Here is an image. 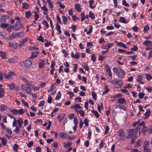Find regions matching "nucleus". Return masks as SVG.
Segmentation results:
<instances>
[{
	"instance_id": "obj_1",
	"label": "nucleus",
	"mask_w": 152,
	"mask_h": 152,
	"mask_svg": "<svg viewBox=\"0 0 152 152\" xmlns=\"http://www.w3.org/2000/svg\"><path fill=\"white\" fill-rule=\"evenodd\" d=\"M118 135L120 137L118 139V140L122 141L125 140V133L123 129H120L118 131Z\"/></svg>"
},
{
	"instance_id": "obj_2",
	"label": "nucleus",
	"mask_w": 152,
	"mask_h": 152,
	"mask_svg": "<svg viewBox=\"0 0 152 152\" xmlns=\"http://www.w3.org/2000/svg\"><path fill=\"white\" fill-rule=\"evenodd\" d=\"M128 132L129 135L131 136V137L136 136L137 133V129H132L129 130Z\"/></svg>"
},
{
	"instance_id": "obj_3",
	"label": "nucleus",
	"mask_w": 152,
	"mask_h": 152,
	"mask_svg": "<svg viewBox=\"0 0 152 152\" xmlns=\"http://www.w3.org/2000/svg\"><path fill=\"white\" fill-rule=\"evenodd\" d=\"M17 20L15 24V30L17 31L20 29L23 26L22 23L20 22L19 20Z\"/></svg>"
},
{
	"instance_id": "obj_4",
	"label": "nucleus",
	"mask_w": 152,
	"mask_h": 152,
	"mask_svg": "<svg viewBox=\"0 0 152 152\" xmlns=\"http://www.w3.org/2000/svg\"><path fill=\"white\" fill-rule=\"evenodd\" d=\"M21 88L23 90H25L27 93L30 94L31 92V90L29 87H26L24 85L21 86Z\"/></svg>"
},
{
	"instance_id": "obj_5",
	"label": "nucleus",
	"mask_w": 152,
	"mask_h": 152,
	"mask_svg": "<svg viewBox=\"0 0 152 152\" xmlns=\"http://www.w3.org/2000/svg\"><path fill=\"white\" fill-rule=\"evenodd\" d=\"M28 37H27L21 40L19 42V47H21L26 42L28 41Z\"/></svg>"
},
{
	"instance_id": "obj_6",
	"label": "nucleus",
	"mask_w": 152,
	"mask_h": 152,
	"mask_svg": "<svg viewBox=\"0 0 152 152\" xmlns=\"http://www.w3.org/2000/svg\"><path fill=\"white\" fill-rule=\"evenodd\" d=\"M23 63L26 66L29 67L31 66L32 62L30 60L27 59L25 61H23Z\"/></svg>"
},
{
	"instance_id": "obj_7",
	"label": "nucleus",
	"mask_w": 152,
	"mask_h": 152,
	"mask_svg": "<svg viewBox=\"0 0 152 152\" xmlns=\"http://www.w3.org/2000/svg\"><path fill=\"white\" fill-rule=\"evenodd\" d=\"M143 44L145 46L151 47L152 46V42L149 40H146L143 42Z\"/></svg>"
},
{
	"instance_id": "obj_8",
	"label": "nucleus",
	"mask_w": 152,
	"mask_h": 152,
	"mask_svg": "<svg viewBox=\"0 0 152 152\" xmlns=\"http://www.w3.org/2000/svg\"><path fill=\"white\" fill-rule=\"evenodd\" d=\"M111 82L113 84L117 85H119V86L122 85V81L121 80H112L111 81Z\"/></svg>"
},
{
	"instance_id": "obj_9",
	"label": "nucleus",
	"mask_w": 152,
	"mask_h": 152,
	"mask_svg": "<svg viewBox=\"0 0 152 152\" xmlns=\"http://www.w3.org/2000/svg\"><path fill=\"white\" fill-rule=\"evenodd\" d=\"M118 73L119 74V76L120 77H121L123 78L124 76V71L120 69V70L118 71Z\"/></svg>"
},
{
	"instance_id": "obj_10",
	"label": "nucleus",
	"mask_w": 152,
	"mask_h": 152,
	"mask_svg": "<svg viewBox=\"0 0 152 152\" xmlns=\"http://www.w3.org/2000/svg\"><path fill=\"white\" fill-rule=\"evenodd\" d=\"M45 61L42 60L39 61V68L43 69L45 66Z\"/></svg>"
},
{
	"instance_id": "obj_11",
	"label": "nucleus",
	"mask_w": 152,
	"mask_h": 152,
	"mask_svg": "<svg viewBox=\"0 0 152 152\" xmlns=\"http://www.w3.org/2000/svg\"><path fill=\"white\" fill-rule=\"evenodd\" d=\"M75 9L78 12H80L82 11L81 8L80 7V5L78 4H76L75 5Z\"/></svg>"
},
{
	"instance_id": "obj_12",
	"label": "nucleus",
	"mask_w": 152,
	"mask_h": 152,
	"mask_svg": "<svg viewBox=\"0 0 152 152\" xmlns=\"http://www.w3.org/2000/svg\"><path fill=\"white\" fill-rule=\"evenodd\" d=\"M65 115V114L64 113L59 114L58 115L57 117L58 118L59 122H61L64 119Z\"/></svg>"
},
{
	"instance_id": "obj_13",
	"label": "nucleus",
	"mask_w": 152,
	"mask_h": 152,
	"mask_svg": "<svg viewBox=\"0 0 152 152\" xmlns=\"http://www.w3.org/2000/svg\"><path fill=\"white\" fill-rule=\"evenodd\" d=\"M29 5L26 3H23L22 4V8L24 9H27L29 7Z\"/></svg>"
},
{
	"instance_id": "obj_14",
	"label": "nucleus",
	"mask_w": 152,
	"mask_h": 152,
	"mask_svg": "<svg viewBox=\"0 0 152 152\" xmlns=\"http://www.w3.org/2000/svg\"><path fill=\"white\" fill-rule=\"evenodd\" d=\"M9 46L14 49H15L17 46V44L16 43H13L12 42L9 43Z\"/></svg>"
},
{
	"instance_id": "obj_15",
	"label": "nucleus",
	"mask_w": 152,
	"mask_h": 152,
	"mask_svg": "<svg viewBox=\"0 0 152 152\" xmlns=\"http://www.w3.org/2000/svg\"><path fill=\"white\" fill-rule=\"evenodd\" d=\"M117 102L121 104H124L126 102V101L124 98H121L117 100Z\"/></svg>"
},
{
	"instance_id": "obj_16",
	"label": "nucleus",
	"mask_w": 152,
	"mask_h": 152,
	"mask_svg": "<svg viewBox=\"0 0 152 152\" xmlns=\"http://www.w3.org/2000/svg\"><path fill=\"white\" fill-rule=\"evenodd\" d=\"M149 129H148L147 127L144 126L142 129V131L143 134H145L147 132H149Z\"/></svg>"
},
{
	"instance_id": "obj_17",
	"label": "nucleus",
	"mask_w": 152,
	"mask_h": 152,
	"mask_svg": "<svg viewBox=\"0 0 152 152\" xmlns=\"http://www.w3.org/2000/svg\"><path fill=\"white\" fill-rule=\"evenodd\" d=\"M115 42L117 43V45L122 46L123 48H127V46H126L122 42H117L116 41H115Z\"/></svg>"
},
{
	"instance_id": "obj_18",
	"label": "nucleus",
	"mask_w": 152,
	"mask_h": 152,
	"mask_svg": "<svg viewBox=\"0 0 152 152\" xmlns=\"http://www.w3.org/2000/svg\"><path fill=\"white\" fill-rule=\"evenodd\" d=\"M39 53L37 52H32L31 53V56L29 58L31 59V58H36L38 54Z\"/></svg>"
},
{
	"instance_id": "obj_19",
	"label": "nucleus",
	"mask_w": 152,
	"mask_h": 152,
	"mask_svg": "<svg viewBox=\"0 0 152 152\" xmlns=\"http://www.w3.org/2000/svg\"><path fill=\"white\" fill-rule=\"evenodd\" d=\"M14 73L12 72H9L6 75V77L7 79H9V78L12 77Z\"/></svg>"
},
{
	"instance_id": "obj_20",
	"label": "nucleus",
	"mask_w": 152,
	"mask_h": 152,
	"mask_svg": "<svg viewBox=\"0 0 152 152\" xmlns=\"http://www.w3.org/2000/svg\"><path fill=\"white\" fill-rule=\"evenodd\" d=\"M15 37H16V33H12L9 36L8 39L9 40L12 39H14Z\"/></svg>"
},
{
	"instance_id": "obj_21",
	"label": "nucleus",
	"mask_w": 152,
	"mask_h": 152,
	"mask_svg": "<svg viewBox=\"0 0 152 152\" xmlns=\"http://www.w3.org/2000/svg\"><path fill=\"white\" fill-rule=\"evenodd\" d=\"M47 3L49 7L51 10H53V6L50 0H46Z\"/></svg>"
},
{
	"instance_id": "obj_22",
	"label": "nucleus",
	"mask_w": 152,
	"mask_h": 152,
	"mask_svg": "<svg viewBox=\"0 0 152 152\" xmlns=\"http://www.w3.org/2000/svg\"><path fill=\"white\" fill-rule=\"evenodd\" d=\"M4 88H0V98H2L4 96Z\"/></svg>"
},
{
	"instance_id": "obj_23",
	"label": "nucleus",
	"mask_w": 152,
	"mask_h": 152,
	"mask_svg": "<svg viewBox=\"0 0 152 152\" xmlns=\"http://www.w3.org/2000/svg\"><path fill=\"white\" fill-rule=\"evenodd\" d=\"M1 110L4 111L7 108V106L5 104H1L0 106Z\"/></svg>"
},
{
	"instance_id": "obj_24",
	"label": "nucleus",
	"mask_w": 152,
	"mask_h": 152,
	"mask_svg": "<svg viewBox=\"0 0 152 152\" xmlns=\"http://www.w3.org/2000/svg\"><path fill=\"white\" fill-rule=\"evenodd\" d=\"M25 16L27 18H29L31 15V13L30 11H26L25 12Z\"/></svg>"
},
{
	"instance_id": "obj_25",
	"label": "nucleus",
	"mask_w": 152,
	"mask_h": 152,
	"mask_svg": "<svg viewBox=\"0 0 152 152\" xmlns=\"http://www.w3.org/2000/svg\"><path fill=\"white\" fill-rule=\"evenodd\" d=\"M7 86L9 87L10 90L13 89L15 87L14 84L13 83H11L10 84H8Z\"/></svg>"
},
{
	"instance_id": "obj_26",
	"label": "nucleus",
	"mask_w": 152,
	"mask_h": 152,
	"mask_svg": "<svg viewBox=\"0 0 152 152\" xmlns=\"http://www.w3.org/2000/svg\"><path fill=\"white\" fill-rule=\"evenodd\" d=\"M24 34L23 32H19L16 33V37H22L23 36Z\"/></svg>"
},
{
	"instance_id": "obj_27",
	"label": "nucleus",
	"mask_w": 152,
	"mask_h": 152,
	"mask_svg": "<svg viewBox=\"0 0 152 152\" xmlns=\"http://www.w3.org/2000/svg\"><path fill=\"white\" fill-rule=\"evenodd\" d=\"M17 122L18 123L19 127H20L22 124H23V120L21 118H19L17 120Z\"/></svg>"
},
{
	"instance_id": "obj_28",
	"label": "nucleus",
	"mask_w": 152,
	"mask_h": 152,
	"mask_svg": "<svg viewBox=\"0 0 152 152\" xmlns=\"http://www.w3.org/2000/svg\"><path fill=\"white\" fill-rule=\"evenodd\" d=\"M104 88L105 89V91H103L102 92V94H104L108 92L109 91V89L108 88V87L107 85H106L105 86Z\"/></svg>"
},
{
	"instance_id": "obj_29",
	"label": "nucleus",
	"mask_w": 152,
	"mask_h": 152,
	"mask_svg": "<svg viewBox=\"0 0 152 152\" xmlns=\"http://www.w3.org/2000/svg\"><path fill=\"white\" fill-rule=\"evenodd\" d=\"M151 114V111L149 109L147 110L145 114V115L146 116V118H148Z\"/></svg>"
},
{
	"instance_id": "obj_30",
	"label": "nucleus",
	"mask_w": 152,
	"mask_h": 152,
	"mask_svg": "<svg viewBox=\"0 0 152 152\" xmlns=\"http://www.w3.org/2000/svg\"><path fill=\"white\" fill-rule=\"evenodd\" d=\"M9 26V24H8L3 23L1 24L0 26L2 28H5L8 27Z\"/></svg>"
},
{
	"instance_id": "obj_31",
	"label": "nucleus",
	"mask_w": 152,
	"mask_h": 152,
	"mask_svg": "<svg viewBox=\"0 0 152 152\" xmlns=\"http://www.w3.org/2000/svg\"><path fill=\"white\" fill-rule=\"evenodd\" d=\"M89 17L92 19H94L95 18L94 14L91 12L90 11L89 14Z\"/></svg>"
},
{
	"instance_id": "obj_32",
	"label": "nucleus",
	"mask_w": 152,
	"mask_h": 152,
	"mask_svg": "<svg viewBox=\"0 0 152 152\" xmlns=\"http://www.w3.org/2000/svg\"><path fill=\"white\" fill-rule=\"evenodd\" d=\"M82 66L87 71H88L89 70V67L85 63L83 64Z\"/></svg>"
},
{
	"instance_id": "obj_33",
	"label": "nucleus",
	"mask_w": 152,
	"mask_h": 152,
	"mask_svg": "<svg viewBox=\"0 0 152 152\" xmlns=\"http://www.w3.org/2000/svg\"><path fill=\"white\" fill-rule=\"evenodd\" d=\"M114 21L115 22V23H114L115 26L117 28H119L121 26L118 23H116L117 22V20H114Z\"/></svg>"
},
{
	"instance_id": "obj_34",
	"label": "nucleus",
	"mask_w": 152,
	"mask_h": 152,
	"mask_svg": "<svg viewBox=\"0 0 152 152\" xmlns=\"http://www.w3.org/2000/svg\"><path fill=\"white\" fill-rule=\"evenodd\" d=\"M10 112L14 115H17L18 114V110L16 109H14L11 110Z\"/></svg>"
},
{
	"instance_id": "obj_35",
	"label": "nucleus",
	"mask_w": 152,
	"mask_h": 152,
	"mask_svg": "<svg viewBox=\"0 0 152 152\" xmlns=\"http://www.w3.org/2000/svg\"><path fill=\"white\" fill-rule=\"evenodd\" d=\"M118 107L120 109H123L124 110L126 111V107L123 105H118Z\"/></svg>"
},
{
	"instance_id": "obj_36",
	"label": "nucleus",
	"mask_w": 152,
	"mask_h": 152,
	"mask_svg": "<svg viewBox=\"0 0 152 152\" xmlns=\"http://www.w3.org/2000/svg\"><path fill=\"white\" fill-rule=\"evenodd\" d=\"M0 56L2 58H5L6 56V53H3L1 51H0Z\"/></svg>"
},
{
	"instance_id": "obj_37",
	"label": "nucleus",
	"mask_w": 152,
	"mask_h": 152,
	"mask_svg": "<svg viewBox=\"0 0 152 152\" xmlns=\"http://www.w3.org/2000/svg\"><path fill=\"white\" fill-rule=\"evenodd\" d=\"M18 114H22L24 113V110L23 108H21L19 110H18Z\"/></svg>"
},
{
	"instance_id": "obj_38",
	"label": "nucleus",
	"mask_w": 152,
	"mask_h": 152,
	"mask_svg": "<svg viewBox=\"0 0 152 152\" xmlns=\"http://www.w3.org/2000/svg\"><path fill=\"white\" fill-rule=\"evenodd\" d=\"M122 96V95L121 94H116L115 95H114L113 96V98L114 99H116L118 98V97H121Z\"/></svg>"
},
{
	"instance_id": "obj_39",
	"label": "nucleus",
	"mask_w": 152,
	"mask_h": 152,
	"mask_svg": "<svg viewBox=\"0 0 152 152\" xmlns=\"http://www.w3.org/2000/svg\"><path fill=\"white\" fill-rule=\"evenodd\" d=\"M77 113H79L80 114V115L82 117H83L84 115V111L82 110H80L77 111Z\"/></svg>"
},
{
	"instance_id": "obj_40",
	"label": "nucleus",
	"mask_w": 152,
	"mask_h": 152,
	"mask_svg": "<svg viewBox=\"0 0 152 152\" xmlns=\"http://www.w3.org/2000/svg\"><path fill=\"white\" fill-rule=\"evenodd\" d=\"M33 12L34 13H39V9L38 7H36L34 8V10H33Z\"/></svg>"
},
{
	"instance_id": "obj_41",
	"label": "nucleus",
	"mask_w": 152,
	"mask_h": 152,
	"mask_svg": "<svg viewBox=\"0 0 152 152\" xmlns=\"http://www.w3.org/2000/svg\"><path fill=\"white\" fill-rule=\"evenodd\" d=\"M61 93L59 91L57 94V96L56 97V100H59L61 98Z\"/></svg>"
},
{
	"instance_id": "obj_42",
	"label": "nucleus",
	"mask_w": 152,
	"mask_h": 152,
	"mask_svg": "<svg viewBox=\"0 0 152 152\" xmlns=\"http://www.w3.org/2000/svg\"><path fill=\"white\" fill-rule=\"evenodd\" d=\"M113 45V43H111L108 44L107 45H106L105 49H108L111 47H112Z\"/></svg>"
},
{
	"instance_id": "obj_43",
	"label": "nucleus",
	"mask_w": 152,
	"mask_h": 152,
	"mask_svg": "<svg viewBox=\"0 0 152 152\" xmlns=\"http://www.w3.org/2000/svg\"><path fill=\"white\" fill-rule=\"evenodd\" d=\"M53 147L55 149H57L58 148V143L56 142H54L52 144Z\"/></svg>"
},
{
	"instance_id": "obj_44",
	"label": "nucleus",
	"mask_w": 152,
	"mask_h": 152,
	"mask_svg": "<svg viewBox=\"0 0 152 152\" xmlns=\"http://www.w3.org/2000/svg\"><path fill=\"white\" fill-rule=\"evenodd\" d=\"M14 28V25L10 26L9 27L7 28V29L9 32H10L11 31L12 29Z\"/></svg>"
},
{
	"instance_id": "obj_45",
	"label": "nucleus",
	"mask_w": 152,
	"mask_h": 152,
	"mask_svg": "<svg viewBox=\"0 0 152 152\" xmlns=\"http://www.w3.org/2000/svg\"><path fill=\"white\" fill-rule=\"evenodd\" d=\"M0 35L3 38H5L6 39H8V37H7V35L5 33H3L1 32Z\"/></svg>"
},
{
	"instance_id": "obj_46",
	"label": "nucleus",
	"mask_w": 152,
	"mask_h": 152,
	"mask_svg": "<svg viewBox=\"0 0 152 152\" xmlns=\"http://www.w3.org/2000/svg\"><path fill=\"white\" fill-rule=\"evenodd\" d=\"M18 145L17 144H15L14 145V147L13 148V149L14 151L15 152H17L18 151Z\"/></svg>"
},
{
	"instance_id": "obj_47",
	"label": "nucleus",
	"mask_w": 152,
	"mask_h": 152,
	"mask_svg": "<svg viewBox=\"0 0 152 152\" xmlns=\"http://www.w3.org/2000/svg\"><path fill=\"white\" fill-rule=\"evenodd\" d=\"M122 4L124 6H126V7H129V5L127 4L126 1L125 0H123L122 1Z\"/></svg>"
},
{
	"instance_id": "obj_48",
	"label": "nucleus",
	"mask_w": 152,
	"mask_h": 152,
	"mask_svg": "<svg viewBox=\"0 0 152 152\" xmlns=\"http://www.w3.org/2000/svg\"><path fill=\"white\" fill-rule=\"evenodd\" d=\"M75 58L77 59H78L80 57V55L78 52H77L75 55Z\"/></svg>"
},
{
	"instance_id": "obj_49",
	"label": "nucleus",
	"mask_w": 152,
	"mask_h": 152,
	"mask_svg": "<svg viewBox=\"0 0 152 152\" xmlns=\"http://www.w3.org/2000/svg\"><path fill=\"white\" fill-rule=\"evenodd\" d=\"M144 93H139V97L140 99H142L145 95Z\"/></svg>"
},
{
	"instance_id": "obj_50",
	"label": "nucleus",
	"mask_w": 152,
	"mask_h": 152,
	"mask_svg": "<svg viewBox=\"0 0 152 152\" xmlns=\"http://www.w3.org/2000/svg\"><path fill=\"white\" fill-rule=\"evenodd\" d=\"M92 95L93 96V98L95 100H96V93L94 92H93L92 93Z\"/></svg>"
},
{
	"instance_id": "obj_51",
	"label": "nucleus",
	"mask_w": 152,
	"mask_h": 152,
	"mask_svg": "<svg viewBox=\"0 0 152 152\" xmlns=\"http://www.w3.org/2000/svg\"><path fill=\"white\" fill-rule=\"evenodd\" d=\"M65 145H64V146L65 148H66L67 146H70L72 144V143L69 142H67V143L66 144H65V143H64Z\"/></svg>"
},
{
	"instance_id": "obj_52",
	"label": "nucleus",
	"mask_w": 152,
	"mask_h": 152,
	"mask_svg": "<svg viewBox=\"0 0 152 152\" xmlns=\"http://www.w3.org/2000/svg\"><path fill=\"white\" fill-rule=\"evenodd\" d=\"M19 131L20 129L19 128V127L17 126H16V128L14 130V131L16 133H18L19 132Z\"/></svg>"
},
{
	"instance_id": "obj_53",
	"label": "nucleus",
	"mask_w": 152,
	"mask_h": 152,
	"mask_svg": "<svg viewBox=\"0 0 152 152\" xmlns=\"http://www.w3.org/2000/svg\"><path fill=\"white\" fill-rule=\"evenodd\" d=\"M138 49V47L136 45H134V47L131 48V50L133 51H136Z\"/></svg>"
},
{
	"instance_id": "obj_54",
	"label": "nucleus",
	"mask_w": 152,
	"mask_h": 152,
	"mask_svg": "<svg viewBox=\"0 0 152 152\" xmlns=\"http://www.w3.org/2000/svg\"><path fill=\"white\" fill-rule=\"evenodd\" d=\"M84 123L86 126H88V120L87 118L85 119L84 120Z\"/></svg>"
},
{
	"instance_id": "obj_55",
	"label": "nucleus",
	"mask_w": 152,
	"mask_h": 152,
	"mask_svg": "<svg viewBox=\"0 0 152 152\" xmlns=\"http://www.w3.org/2000/svg\"><path fill=\"white\" fill-rule=\"evenodd\" d=\"M137 137L136 136H135V137H133L132 138L131 141L130 142V144H132L134 143V141Z\"/></svg>"
},
{
	"instance_id": "obj_56",
	"label": "nucleus",
	"mask_w": 152,
	"mask_h": 152,
	"mask_svg": "<svg viewBox=\"0 0 152 152\" xmlns=\"http://www.w3.org/2000/svg\"><path fill=\"white\" fill-rule=\"evenodd\" d=\"M10 17L8 15H3L1 18V19H9Z\"/></svg>"
},
{
	"instance_id": "obj_57",
	"label": "nucleus",
	"mask_w": 152,
	"mask_h": 152,
	"mask_svg": "<svg viewBox=\"0 0 152 152\" xmlns=\"http://www.w3.org/2000/svg\"><path fill=\"white\" fill-rule=\"evenodd\" d=\"M42 23L47 28H48L49 27V25L48 24L47 22L45 20H44Z\"/></svg>"
},
{
	"instance_id": "obj_58",
	"label": "nucleus",
	"mask_w": 152,
	"mask_h": 152,
	"mask_svg": "<svg viewBox=\"0 0 152 152\" xmlns=\"http://www.w3.org/2000/svg\"><path fill=\"white\" fill-rule=\"evenodd\" d=\"M96 57L95 56V55L94 54H93L92 55L91 59V60L94 62L96 60Z\"/></svg>"
},
{
	"instance_id": "obj_59",
	"label": "nucleus",
	"mask_w": 152,
	"mask_h": 152,
	"mask_svg": "<svg viewBox=\"0 0 152 152\" xmlns=\"http://www.w3.org/2000/svg\"><path fill=\"white\" fill-rule=\"evenodd\" d=\"M37 40H39L42 42H44V39L43 37L42 36L40 35L37 39Z\"/></svg>"
},
{
	"instance_id": "obj_60",
	"label": "nucleus",
	"mask_w": 152,
	"mask_h": 152,
	"mask_svg": "<svg viewBox=\"0 0 152 152\" xmlns=\"http://www.w3.org/2000/svg\"><path fill=\"white\" fill-rule=\"evenodd\" d=\"M93 29L92 27L91 26H90V29L87 32V34H91L92 32Z\"/></svg>"
},
{
	"instance_id": "obj_61",
	"label": "nucleus",
	"mask_w": 152,
	"mask_h": 152,
	"mask_svg": "<svg viewBox=\"0 0 152 152\" xmlns=\"http://www.w3.org/2000/svg\"><path fill=\"white\" fill-rule=\"evenodd\" d=\"M146 78L147 80H151L152 78V77L150 75H149L148 74H146Z\"/></svg>"
},
{
	"instance_id": "obj_62",
	"label": "nucleus",
	"mask_w": 152,
	"mask_h": 152,
	"mask_svg": "<svg viewBox=\"0 0 152 152\" xmlns=\"http://www.w3.org/2000/svg\"><path fill=\"white\" fill-rule=\"evenodd\" d=\"M105 58V56H104L100 55L99 56L98 59L99 60L102 61Z\"/></svg>"
},
{
	"instance_id": "obj_63",
	"label": "nucleus",
	"mask_w": 152,
	"mask_h": 152,
	"mask_svg": "<svg viewBox=\"0 0 152 152\" xmlns=\"http://www.w3.org/2000/svg\"><path fill=\"white\" fill-rule=\"evenodd\" d=\"M81 98L80 97H77L75 99V101L77 102H81Z\"/></svg>"
},
{
	"instance_id": "obj_64",
	"label": "nucleus",
	"mask_w": 152,
	"mask_h": 152,
	"mask_svg": "<svg viewBox=\"0 0 152 152\" xmlns=\"http://www.w3.org/2000/svg\"><path fill=\"white\" fill-rule=\"evenodd\" d=\"M41 149L40 147L39 146H36V152H41Z\"/></svg>"
}]
</instances>
